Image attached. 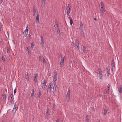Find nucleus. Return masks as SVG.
<instances>
[{
	"label": "nucleus",
	"instance_id": "f3484780",
	"mask_svg": "<svg viewBox=\"0 0 122 122\" xmlns=\"http://www.w3.org/2000/svg\"><path fill=\"white\" fill-rule=\"evenodd\" d=\"M37 22L38 23L39 22V15L38 13L37 14L36 19V22H37Z\"/></svg>",
	"mask_w": 122,
	"mask_h": 122
},
{
	"label": "nucleus",
	"instance_id": "6e6d98bb",
	"mask_svg": "<svg viewBox=\"0 0 122 122\" xmlns=\"http://www.w3.org/2000/svg\"><path fill=\"white\" fill-rule=\"evenodd\" d=\"M1 24H0V31L1 30Z\"/></svg>",
	"mask_w": 122,
	"mask_h": 122
},
{
	"label": "nucleus",
	"instance_id": "e433bc0d",
	"mask_svg": "<svg viewBox=\"0 0 122 122\" xmlns=\"http://www.w3.org/2000/svg\"><path fill=\"white\" fill-rule=\"evenodd\" d=\"M10 50L9 48H8L7 49V52L8 53H10Z\"/></svg>",
	"mask_w": 122,
	"mask_h": 122
},
{
	"label": "nucleus",
	"instance_id": "a878e982",
	"mask_svg": "<svg viewBox=\"0 0 122 122\" xmlns=\"http://www.w3.org/2000/svg\"><path fill=\"white\" fill-rule=\"evenodd\" d=\"M55 26L56 27V29H57V28H59V25L56 22L55 23Z\"/></svg>",
	"mask_w": 122,
	"mask_h": 122
},
{
	"label": "nucleus",
	"instance_id": "c03bdc74",
	"mask_svg": "<svg viewBox=\"0 0 122 122\" xmlns=\"http://www.w3.org/2000/svg\"><path fill=\"white\" fill-rule=\"evenodd\" d=\"M27 51H28V53H29V52H30V49H29L28 47L27 48Z\"/></svg>",
	"mask_w": 122,
	"mask_h": 122
},
{
	"label": "nucleus",
	"instance_id": "6ab92c4d",
	"mask_svg": "<svg viewBox=\"0 0 122 122\" xmlns=\"http://www.w3.org/2000/svg\"><path fill=\"white\" fill-rule=\"evenodd\" d=\"M70 95H66V99L68 102L69 101V100L70 98Z\"/></svg>",
	"mask_w": 122,
	"mask_h": 122
},
{
	"label": "nucleus",
	"instance_id": "c85d7f7f",
	"mask_svg": "<svg viewBox=\"0 0 122 122\" xmlns=\"http://www.w3.org/2000/svg\"><path fill=\"white\" fill-rule=\"evenodd\" d=\"M46 114L47 115H49V109H47L46 112Z\"/></svg>",
	"mask_w": 122,
	"mask_h": 122
},
{
	"label": "nucleus",
	"instance_id": "79ce46f5",
	"mask_svg": "<svg viewBox=\"0 0 122 122\" xmlns=\"http://www.w3.org/2000/svg\"><path fill=\"white\" fill-rule=\"evenodd\" d=\"M80 28L81 30H83V26H80Z\"/></svg>",
	"mask_w": 122,
	"mask_h": 122
},
{
	"label": "nucleus",
	"instance_id": "e2e57ef3",
	"mask_svg": "<svg viewBox=\"0 0 122 122\" xmlns=\"http://www.w3.org/2000/svg\"><path fill=\"white\" fill-rule=\"evenodd\" d=\"M2 122H4V121H3Z\"/></svg>",
	"mask_w": 122,
	"mask_h": 122
},
{
	"label": "nucleus",
	"instance_id": "680f3d73",
	"mask_svg": "<svg viewBox=\"0 0 122 122\" xmlns=\"http://www.w3.org/2000/svg\"><path fill=\"white\" fill-rule=\"evenodd\" d=\"M97 122H100V121L99 120Z\"/></svg>",
	"mask_w": 122,
	"mask_h": 122
},
{
	"label": "nucleus",
	"instance_id": "7c9ffc66",
	"mask_svg": "<svg viewBox=\"0 0 122 122\" xmlns=\"http://www.w3.org/2000/svg\"><path fill=\"white\" fill-rule=\"evenodd\" d=\"M122 91V87H120L119 89V93L121 94Z\"/></svg>",
	"mask_w": 122,
	"mask_h": 122
},
{
	"label": "nucleus",
	"instance_id": "4be33fe9",
	"mask_svg": "<svg viewBox=\"0 0 122 122\" xmlns=\"http://www.w3.org/2000/svg\"><path fill=\"white\" fill-rule=\"evenodd\" d=\"M42 3V5L44 6H45V0H41Z\"/></svg>",
	"mask_w": 122,
	"mask_h": 122
},
{
	"label": "nucleus",
	"instance_id": "13d9d810",
	"mask_svg": "<svg viewBox=\"0 0 122 122\" xmlns=\"http://www.w3.org/2000/svg\"><path fill=\"white\" fill-rule=\"evenodd\" d=\"M51 75V73H49L48 75L49 76H50Z\"/></svg>",
	"mask_w": 122,
	"mask_h": 122
},
{
	"label": "nucleus",
	"instance_id": "9b49d317",
	"mask_svg": "<svg viewBox=\"0 0 122 122\" xmlns=\"http://www.w3.org/2000/svg\"><path fill=\"white\" fill-rule=\"evenodd\" d=\"M28 33V29H26L24 32V34L25 36H26Z\"/></svg>",
	"mask_w": 122,
	"mask_h": 122
},
{
	"label": "nucleus",
	"instance_id": "f704fd0d",
	"mask_svg": "<svg viewBox=\"0 0 122 122\" xmlns=\"http://www.w3.org/2000/svg\"><path fill=\"white\" fill-rule=\"evenodd\" d=\"M3 97V99H5L6 97H5V94H4L3 93L2 95Z\"/></svg>",
	"mask_w": 122,
	"mask_h": 122
},
{
	"label": "nucleus",
	"instance_id": "2f4dec72",
	"mask_svg": "<svg viewBox=\"0 0 122 122\" xmlns=\"http://www.w3.org/2000/svg\"><path fill=\"white\" fill-rule=\"evenodd\" d=\"M98 72L99 73V74H102V71L101 69H99Z\"/></svg>",
	"mask_w": 122,
	"mask_h": 122
},
{
	"label": "nucleus",
	"instance_id": "6e6552de",
	"mask_svg": "<svg viewBox=\"0 0 122 122\" xmlns=\"http://www.w3.org/2000/svg\"><path fill=\"white\" fill-rule=\"evenodd\" d=\"M38 74L36 73L35 76V77L34 79V81L36 83L37 82V77H38Z\"/></svg>",
	"mask_w": 122,
	"mask_h": 122
},
{
	"label": "nucleus",
	"instance_id": "20e7f679",
	"mask_svg": "<svg viewBox=\"0 0 122 122\" xmlns=\"http://www.w3.org/2000/svg\"><path fill=\"white\" fill-rule=\"evenodd\" d=\"M111 65L112 67V70L113 71L115 69V63L113 60H112V61L111 62Z\"/></svg>",
	"mask_w": 122,
	"mask_h": 122
},
{
	"label": "nucleus",
	"instance_id": "ea45409f",
	"mask_svg": "<svg viewBox=\"0 0 122 122\" xmlns=\"http://www.w3.org/2000/svg\"><path fill=\"white\" fill-rule=\"evenodd\" d=\"M55 104H54L53 105V107L52 108V109L54 111H55Z\"/></svg>",
	"mask_w": 122,
	"mask_h": 122
},
{
	"label": "nucleus",
	"instance_id": "603ef678",
	"mask_svg": "<svg viewBox=\"0 0 122 122\" xmlns=\"http://www.w3.org/2000/svg\"><path fill=\"white\" fill-rule=\"evenodd\" d=\"M2 60L3 61H5V58H4L3 57V56H2Z\"/></svg>",
	"mask_w": 122,
	"mask_h": 122
},
{
	"label": "nucleus",
	"instance_id": "4d7b16f0",
	"mask_svg": "<svg viewBox=\"0 0 122 122\" xmlns=\"http://www.w3.org/2000/svg\"><path fill=\"white\" fill-rule=\"evenodd\" d=\"M3 0H0V3H2L3 2Z\"/></svg>",
	"mask_w": 122,
	"mask_h": 122
},
{
	"label": "nucleus",
	"instance_id": "4468645a",
	"mask_svg": "<svg viewBox=\"0 0 122 122\" xmlns=\"http://www.w3.org/2000/svg\"><path fill=\"white\" fill-rule=\"evenodd\" d=\"M65 56H63L62 57H61V62H64V59H65Z\"/></svg>",
	"mask_w": 122,
	"mask_h": 122
},
{
	"label": "nucleus",
	"instance_id": "c9c22d12",
	"mask_svg": "<svg viewBox=\"0 0 122 122\" xmlns=\"http://www.w3.org/2000/svg\"><path fill=\"white\" fill-rule=\"evenodd\" d=\"M102 74H100L99 78L100 79H102Z\"/></svg>",
	"mask_w": 122,
	"mask_h": 122
},
{
	"label": "nucleus",
	"instance_id": "473e14b6",
	"mask_svg": "<svg viewBox=\"0 0 122 122\" xmlns=\"http://www.w3.org/2000/svg\"><path fill=\"white\" fill-rule=\"evenodd\" d=\"M58 34H59L60 33V31L59 28H57L56 29Z\"/></svg>",
	"mask_w": 122,
	"mask_h": 122
},
{
	"label": "nucleus",
	"instance_id": "864d4df0",
	"mask_svg": "<svg viewBox=\"0 0 122 122\" xmlns=\"http://www.w3.org/2000/svg\"><path fill=\"white\" fill-rule=\"evenodd\" d=\"M42 58V57L41 56H39V60H41Z\"/></svg>",
	"mask_w": 122,
	"mask_h": 122
},
{
	"label": "nucleus",
	"instance_id": "dca6fc26",
	"mask_svg": "<svg viewBox=\"0 0 122 122\" xmlns=\"http://www.w3.org/2000/svg\"><path fill=\"white\" fill-rule=\"evenodd\" d=\"M69 19L70 20V24L72 25L73 23L72 19L71 17H69Z\"/></svg>",
	"mask_w": 122,
	"mask_h": 122
},
{
	"label": "nucleus",
	"instance_id": "5fc2aeb1",
	"mask_svg": "<svg viewBox=\"0 0 122 122\" xmlns=\"http://www.w3.org/2000/svg\"><path fill=\"white\" fill-rule=\"evenodd\" d=\"M109 90L108 91V90H107V92L106 93L107 94H109Z\"/></svg>",
	"mask_w": 122,
	"mask_h": 122
},
{
	"label": "nucleus",
	"instance_id": "4c0bfd02",
	"mask_svg": "<svg viewBox=\"0 0 122 122\" xmlns=\"http://www.w3.org/2000/svg\"><path fill=\"white\" fill-rule=\"evenodd\" d=\"M34 45V44L33 43H31V46L32 48H33Z\"/></svg>",
	"mask_w": 122,
	"mask_h": 122
},
{
	"label": "nucleus",
	"instance_id": "09e8293b",
	"mask_svg": "<svg viewBox=\"0 0 122 122\" xmlns=\"http://www.w3.org/2000/svg\"><path fill=\"white\" fill-rule=\"evenodd\" d=\"M54 76H57V73L56 71L55 72Z\"/></svg>",
	"mask_w": 122,
	"mask_h": 122
},
{
	"label": "nucleus",
	"instance_id": "a18cd8bd",
	"mask_svg": "<svg viewBox=\"0 0 122 122\" xmlns=\"http://www.w3.org/2000/svg\"><path fill=\"white\" fill-rule=\"evenodd\" d=\"M31 39V35H29L28 39L30 40Z\"/></svg>",
	"mask_w": 122,
	"mask_h": 122
},
{
	"label": "nucleus",
	"instance_id": "b1692460",
	"mask_svg": "<svg viewBox=\"0 0 122 122\" xmlns=\"http://www.w3.org/2000/svg\"><path fill=\"white\" fill-rule=\"evenodd\" d=\"M28 74L29 73L28 72L26 73L25 78L26 79H28L29 78Z\"/></svg>",
	"mask_w": 122,
	"mask_h": 122
},
{
	"label": "nucleus",
	"instance_id": "3c124183",
	"mask_svg": "<svg viewBox=\"0 0 122 122\" xmlns=\"http://www.w3.org/2000/svg\"><path fill=\"white\" fill-rule=\"evenodd\" d=\"M80 26H83V24L81 22L80 23Z\"/></svg>",
	"mask_w": 122,
	"mask_h": 122
},
{
	"label": "nucleus",
	"instance_id": "412c9836",
	"mask_svg": "<svg viewBox=\"0 0 122 122\" xmlns=\"http://www.w3.org/2000/svg\"><path fill=\"white\" fill-rule=\"evenodd\" d=\"M46 80H44L43 81V83H42L43 85H46Z\"/></svg>",
	"mask_w": 122,
	"mask_h": 122
},
{
	"label": "nucleus",
	"instance_id": "0eeeda50",
	"mask_svg": "<svg viewBox=\"0 0 122 122\" xmlns=\"http://www.w3.org/2000/svg\"><path fill=\"white\" fill-rule=\"evenodd\" d=\"M36 8L35 7H34L33 8V16H34L35 15V13L36 12Z\"/></svg>",
	"mask_w": 122,
	"mask_h": 122
},
{
	"label": "nucleus",
	"instance_id": "f03ea898",
	"mask_svg": "<svg viewBox=\"0 0 122 122\" xmlns=\"http://www.w3.org/2000/svg\"><path fill=\"white\" fill-rule=\"evenodd\" d=\"M100 6L101 7V10L102 13H104L105 12V7L103 2L102 1L100 3Z\"/></svg>",
	"mask_w": 122,
	"mask_h": 122
},
{
	"label": "nucleus",
	"instance_id": "de8ad7c7",
	"mask_svg": "<svg viewBox=\"0 0 122 122\" xmlns=\"http://www.w3.org/2000/svg\"><path fill=\"white\" fill-rule=\"evenodd\" d=\"M16 87L15 88V90H14V94H15L16 92Z\"/></svg>",
	"mask_w": 122,
	"mask_h": 122
},
{
	"label": "nucleus",
	"instance_id": "58836bf2",
	"mask_svg": "<svg viewBox=\"0 0 122 122\" xmlns=\"http://www.w3.org/2000/svg\"><path fill=\"white\" fill-rule=\"evenodd\" d=\"M46 85H43L42 86V89H43V90H45V87H46Z\"/></svg>",
	"mask_w": 122,
	"mask_h": 122
},
{
	"label": "nucleus",
	"instance_id": "bb28decb",
	"mask_svg": "<svg viewBox=\"0 0 122 122\" xmlns=\"http://www.w3.org/2000/svg\"><path fill=\"white\" fill-rule=\"evenodd\" d=\"M63 62H61L60 64V67H63V65L64 64Z\"/></svg>",
	"mask_w": 122,
	"mask_h": 122
},
{
	"label": "nucleus",
	"instance_id": "052dcab7",
	"mask_svg": "<svg viewBox=\"0 0 122 122\" xmlns=\"http://www.w3.org/2000/svg\"><path fill=\"white\" fill-rule=\"evenodd\" d=\"M94 20H97V19H96V18H94Z\"/></svg>",
	"mask_w": 122,
	"mask_h": 122
},
{
	"label": "nucleus",
	"instance_id": "ddd939ff",
	"mask_svg": "<svg viewBox=\"0 0 122 122\" xmlns=\"http://www.w3.org/2000/svg\"><path fill=\"white\" fill-rule=\"evenodd\" d=\"M57 79V76H54L53 81V83H56Z\"/></svg>",
	"mask_w": 122,
	"mask_h": 122
},
{
	"label": "nucleus",
	"instance_id": "f8f14e48",
	"mask_svg": "<svg viewBox=\"0 0 122 122\" xmlns=\"http://www.w3.org/2000/svg\"><path fill=\"white\" fill-rule=\"evenodd\" d=\"M82 50L83 52L84 53H86V46H83Z\"/></svg>",
	"mask_w": 122,
	"mask_h": 122
},
{
	"label": "nucleus",
	"instance_id": "9d476101",
	"mask_svg": "<svg viewBox=\"0 0 122 122\" xmlns=\"http://www.w3.org/2000/svg\"><path fill=\"white\" fill-rule=\"evenodd\" d=\"M57 87V86L56 83H54V86L53 87V91L54 92H56V87Z\"/></svg>",
	"mask_w": 122,
	"mask_h": 122
},
{
	"label": "nucleus",
	"instance_id": "2eb2a0df",
	"mask_svg": "<svg viewBox=\"0 0 122 122\" xmlns=\"http://www.w3.org/2000/svg\"><path fill=\"white\" fill-rule=\"evenodd\" d=\"M86 122H89V117L88 115H86Z\"/></svg>",
	"mask_w": 122,
	"mask_h": 122
},
{
	"label": "nucleus",
	"instance_id": "a19ab883",
	"mask_svg": "<svg viewBox=\"0 0 122 122\" xmlns=\"http://www.w3.org/2000/svg\"><path fill=\"white\" fill-rule=\"evenodd\" d=\"M70 89H69L68 90V91L67 92V95H70Z\"/></svg>",
	"mask_w": 122,
	"mask_h": 122
},
{
	"label": "nucleus",
	"instance_id": "f257e3e1",
	"mask_svg": "<svg viewBox=\"0 0 122 122\" xmlns=\"http://www.w3.org/2000/svg\"><path fill=\"white\" fill-rule=\"evenodd\" d=\"M67 10L66 14L67 16H69L70 11L71 10V6H70V4H68L66 8Z\"/></svg>",
	"mask_w": 122,
	"mask_h": 122
},
{
	"label": "nucleus",
	"instance_id": "72a5a7b5",
	"mask_svg": "<svg viewBox=\"0 0 122 122\" xmlns=\"http://www.w3.org/2000/svg\"><path fill=\"white\" fill-rule=\"evenodd\" d=\"M110 85L109 84L108 85V86L107 87V90H108V91L109 90V89L110 88Z\"/></svg>",
	"mask_w": 122,
	"mask_h": 122
},
{
	"label": "nucleus",
	"instance_id": "aec40b11",
	"mask_svg": "<svg viewBox=\"0 0 122 122\" xmlns=\"http://www.w3.org/2000/svg\"><path fill=\"white\" fill-rule=\"evenodd\" d=\"M34 89H33L31 95V97H32L33 98L34 95Z\"/></svg>",
	"mask_w": 122,
	"mask_h": 122
},
{
	"label": "nucleus",
	"instance_id": "a211bd4d",
	"mask_svg": "<svg viewBox=\"0 0 122 122\" xmlns=\"http://www.w3.org/2000/svg\"><path fill=\"white\" fill-rule=\"evenodd\" d=\"M107 76H109L110 73V71L109 69L107 68Z\"/></svg>",
	"mask_w": 122,
	"mask_h": 122
},
{
	"label": "nucleus",
	"instance_id": "393cba45",
	"mask_svg": "<svg viewBox=\"0 0 122 122\" xmlns=\"http://www.w3.org/2000/svg\"><path fill=\"white\" fill-rule=\"evenodd\" d=\"M107 109L105 108L104 109V116H105L107 114Z\"/></svg>",
	"mask_w": 122,
	"mask_h": 122
},
{
	"label": "nucleus",
	"instance_id": "8fccbe9b",
	"mask_svg": "<svg viewBox=\"0 0 122 122\" xmlns=\"http://www.w3.org/2000/svg\"><path fill=\"white\" fill-rule=\"evenodd\" d=\"M56 122H59V118H57V119Z\"/></svg>",
	"mask_w": 122,
	"mask_h": 122
},
{
	"label": "nucleus",
	"instance_id": "39448f33",
	"mask_svg": "<svg viewBox=\"0 0 122 122\" xmlns=\"http://www.w3.org/2000/svg\"><path fill=\"white\" fill-rule=\"evenodd\" d=\"M41 46L43 47H44V41L43 38L42 36H41Z\"/></svg>",
	"mask_w": 122,
	"mask_h": 122
},
{
	"label": "nucleus",
	"instance_id": "cd10ccee",
	"mask_svg": "<svg viewBox=\"0 0 122 122\" xmlns=\"http://www.w3.org/2000/svg\"><path fill=\"white\" fill-rule=\"evenodd\" d=\"M41 91H40L39 92V93L38 94V98H39L40 97L41 95Z\"/></svg>",
	"mask_w": 122,
	"mask_h": 122
},
{
	"label": "nucleus",
	"instance_id": "bf43d9fd",
	"mask_svg": "<svg viewBox=\"0 0 122 122\" xmlns=\"http://www.w3.org/2000/svg\"><path fill=\"white\" fill-rule=\"evenodd\" d=\"M60 56L61 57H62V55H61V54H60Z\"/></svg>",
	"mask_w": 122,
	"mask_h": 122
},
{
	"label": "nucleus",
	"instance_id": "49530a36",
	"mask_svg": "<svg viewBox=\"0 0 122 122\" xmlns=\"http://www.w3.org/2000/svg\"><path fill=\"white\" fill-rule=\"evenodd\" d=\"M18 107V106L17 105H16V103H15V105L14 106V107Z\"/></svg>",
	"mask_w": 122,
	"mask_h": 122
},
{
	"label": "nucleus",
	"instance_id": "c756f323",
	"mask_svg": "<svg viewBox=\"0 0 122 122\" xmlns=\"http://www.w3.org/2000/svg\"><path fill=\"white\" fill-rule=\"evenodd\" d=\"M81 33L82 35V36L83 37L84 36V32L83 31V30H81Z\"/></svg>",
	"mask_w": 122,
	"mask_h": 122
},
{
	"label": "nucleus",
	"instance_id": "1a4fd4ad",
	"mask_svg": "<svg viewBox=\"0 0 122 122\" xmlns=\"http://www.w3.org/2000/svg\"><path fill=\"white\" fill-rule=\"evenodd\" d=\"M52 87V84H49L48 88V91H51Z\"/></svg>",
	"mask_w": 122,
	"mask_h": 122
},
{
	"label": "nucleus",
	"instance_id": "423d86ee",
	"mask_svg": "<svg viewBox=\"0 0 122 122\" xmlns=\"http://www.w3.org/2000/svg\"><path fill=\"white\" fill-rule=\"evenodd\" d=\"M10 97H11V98L10 99V102L11 103H13L14 102L13 101V94H11L10 95Z\"/></svg>",
	"mask_w": 122,
	"mask_h": 122
},
{
	"label": "nucleus",
	"instance_id": "37998d69",
	"mask_svg": "<svg viewBox=\"0 0 122 122\" xmlns=\"http://www.w3.org/2000/svg\"><path fill=\"white\" fill-rule=\"evenodd\" d=\"M43 63H45V64H46V62L45 60V59L43 57Z\"/></svg>",
	"mask_w": 122,
	"mask_h": 122
},
{
	"label": "nucleus",
	"instance_id": "7ed1b4c3",
	"mask_svg": "<svg viewBox=\"0 0 122 122\" xmlns=\"http://www.w3.org/2000/svg\"><path fill=\"white\" fill-rule=\"evenodd\" d=\"M78 41L76 40L75 41V47L76 49L78 50L79 49V43Z\"/></svg>",
	"mask_w": 122,
	"mask_h": 122
},
{
	"label": "nucleus",
	"instance_id": "5701e85b",
	"mask_svg": "<svg viewBox=\"0 0 122 122\" xmlns=\"http://www.w3.org/2000/svg\"><path fill=\"white\" fill-rule=\"evenodd\" d=\"M18 107H14L12 110L13 112H16V111Z\"/></svg>",
	"mask_w": 122,
	"mask_h": 122
}]
</instances>
